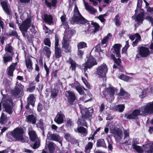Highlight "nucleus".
Returning a JSON list of instances; mask_svg holds the SVG:
<instances>
[{
	"instance_id": "obj_51",
	"label": "nucleus",
	"mask_w": 153,
	"mask_h": 153,
	"mask_svg": "<svg viewBox=\"0 0 153 153\" xmlns=\"http://www.w3.org/2000/svg\"><path fill=\"white\" fill-rule=\"evenodd\" d=\"M119 78L125 81H127L129 80L130 77L124 74H121L119 76Z\"/></svg>"
},
{
	"instance_id": "obj_18",
	"label": "nucleus",
	"mask_w": 153,
	"mask_h": 153,
	"mask_svg": "<svg viewBox=\"0 0 153 153\" xmlns=\"http://www.w3.org/2000/svg\"><path fill=\"white\" fill-rule=\"evenodd\" d=\"M143 153H152L153 152V143H149L143 145Z\"/></svg>"
},
{
	"instance_id": "obj_12",
	"label": "nucleus",
	"mask_w": 153,
	"mask_h": 153,
	"mask_svg": "<svg viewBox=\"0 0 153 153\" xmlns=\"http://www.w3.org/2000/svg\"><path fill=\"white\" fill-rule=\"evenodd\" d=\"M18 82L16 83V86L14 89L12 91L13 95L17 97H19L22 95V90L23 86L21 84H18Z\"/></svg>"
},
{
	"instance_id": "obj_11",
	"label": "nucleus",
	"mask_w": 153,
	"mask_h": 153,
	"mask_svg": "<svg viewBox=\"0 0 153 153\" xmlns=\"http://www.w3.org/2000/svg\"><path fill=\"white\" fill-rule=\"evenodd\" d=\"M121 47V45L120 44H115L113 46V48L111 50L110 53H111V57L114 60L116 58L114 55L112 53H114L116 54L117 57L120 58V49Z\"/></svg>"
},
{
	"instance_id": "obj_39",
	"label": "nucleus",
	"mask_w": 153,
	"mask_h": 153,
	"mask_svg": "<svg viewBox=\"0 0 153 153\" xmlns=\"http://www.w3.org/2000/svg\"><path fill=\"white\" fill-rule=\"evenodd\" d=\"M68 62L71 65L70 67L71 68L72 71H75L76 67V62L71 58H69Z\"/></svg>"
},
{
	"instance_id": "obj_13",
	"label": "nucleus",
	"mask_w": 153,
	"mask_h": 153,
	"mask_svg": "<svg viewBox=\"0 0 153 153\" xmlns=\"http://www.w3.org/2000/svg\"><path fill=\"white\" fill-rule=\"evenodd\" d=\"M47 140H51L60 143L62 140V138L59 135L56 134H51L48 132L47 134Z\"/></svg>"
},
{
	"instance_id": "obj_61",
	"label": "nucleus",
	"mask_w": 153,
	"mask_h": 153,
	"mask_svg": "<svg viewBox=\"0 0 153 153\" xmlns=\"http://www.w3.org/2000/svg\"><path fill=\"white\" fill-rule=\"evenodd\" d=\"M124 138H129V131L128 130H124Z\"/></svg>"
},
{
	"instance_id": "obj_6",
	"label": "nucleus",
	"mask_w": 153,
	"mask_h": 153,
	"mask_svg": "<svg viewBox=\"0 0 153 153\" xmlns=\"http://www.w3.org/2000/svg\"><path fill=\"white\" fill-rule=\"evenodd\" d=\"M12 131L16 141H21L22 142H25L23 136L24 131L22 128H16Z\"/></svg>"
},
{
	"instance_id": "obj_20",
	"label": "nucleus",
	"mask_w": 153,
	"mask_h": 153,
	"mask_svg": "<svg viewBox=\"0 0 153 153\" xmlns=\"http://www.w3.org/2000/svg\"><path fill=\"white\" fill-rule=\"evenodd\" d=\"M65 116L64 114L60 112L58 113L54 119V121L58 124H60L63 122Z\"/></svg>"
},
{
	"instance_id": "obj_29",
	"label": "nucleus",
	"mask_w": 153,
	"mask_h": 153,
	"mask_svg": "<svg viewBox=\"0 0 153 153\" xmlns=\"http://www.w3.org/2000/svg\"><path fill=\"white\" fill-rule=\"evenodd\" d=\"M35 101V97L33 94H30L27 98V102L30 103L33 107L34 106Z\"/></svg>"
},
{
	"instance_id": "obj_1",
	"label": "nucleus",
	"mask_w": 153,
	"mask_h": 153,
	"mask_svg": "<svg viewBox=\"0 0 153 153\" xmlns=\"http://www.w3.org/2000/svg\"><path fill=\"white\" fill-rule=\"evenodd\" d=\"M153 114V112L150 103L148 102L140 107L139 109L134 110L131 114H126L125 117L129 119H134L136 117L139 115L144 116L148 114Z\"/></svg>"
},
{
	"instance_id": "obj_23",
	"label": "nucleus",
	"mask_w": 153,
	"mask_h": 153,
	"mask_svg": "<svg viewBox=\"0 0 153 153\" xmlns=\"http://www.w3.org/2000/svg\"><path fill=\"white\" fill-rule=\"evenodd\" d=\"M17 63L16 62L13 63L7 68V74L10 77L13 76V72L17 65Z\"/></svg>"
},
{
	"instance_id": "obj_55",
	"label": "nucleus",
	"mask_w": 153,
	"mask_h": 153,
	"mask_svg": "<svg viewBox=\"0 0 153 153\" xmlns=\"http://www.w3.org/2000/svg\"><path fill=\"white\" fill-rule=\"evenodd\" d=\"M4 61L5 62H7L12 60V57L11 56H5L3 57Z\"/></svg>"
},
{
	"instance_id": "obj_35",
	"label": "nucleus",
	"mask_w": 153,
	"mask_h": 153,
	"mask_svg": "<svg viewBox=\"0 0 153 153\" xmlns=\"http://www.w3.org/2000/svg\"><path fill=\"white\" fill-rule=\"evenodd\" d=\"M97 147H102L105 148H107V146L103 139H99L97 140Z\"/></svg>"
},
{
	"instance_id": "obj_44",
	"label": "nucleus",
	"mask_w": 153,
	"mask_h": 153,
	"mask_svg": "<svg viewBox=\"0 0 153 153\" xmlns=\"http://www.w3.org/2000/svg\"><path fill=\"white\" fill-rule=\"evenodd\" d=\"M120 19L118 15H117L114 19V21L115 22V25L117 27H119L121 25V22L120 21Z\"/></svg>"
},
{
	"instance_id": "obj_64",
	"label": "nucleus",
	"mask_w": 153,
	"mask_h": 153,
	"mask_svg": "<svg viewBox=\"0 0 153 153\" xmlns=\"http://www.w3.org/2000/svg\"><path fill=\"white\" fill-rule=\"evenodd\" d=\"M105 15L104 14L103 15H100L97 17V18L100 21L103 23L104 22L105 19L104 18V16H105Z\"/></svg>"
},
{
	"instance_id": "obj_56",
	"label": "nucleus",
	"mask_w": 153,
	"mask_h": 153,
	"mask_svg": "<svg viewBox=\"0 0 153 153\" xmlns=\"http://www.w3.org/2000/svg\"><path fill=\"white\" fill-rule=\"evenodd\" d=\"M139 139L137 138L133 139L132 142L131 147L137 146V144L138 143Z\"/></svg>"
},
{
	"instance_id": "obj_50",
	"label": "nucleus",
	"mask_w": 153,
	"mask_h": 153,
	"mask_svg": "<svg viewBox=\"0 0 153 153\" xmlns=\"http://www.w3.org/2000/svg\"><path fill=\"white\" fill-rule=\"evenodd\" d=\"M119 95L120 96H122L123 97L125 98L128 96V94L127 92L124 91L123 88H121Z\"/></svg>"
},
{
	"instance_id": "obj_25",
	"label": "nucleus",
	"mask_w": 153,
	"mask_h": 153,
	"mask_svg": "<svg viewBox=\"0 0 153 153\" xmlns=\"http://www.w3.org/2000/svg\"><path fill=\"white\" fill-rule=\"evenodd\" d=\"M65 137L67 141L71 142L73 144L77 143V140L74 138L70 134L68 133H66L65 134Z\"/></svg>"
},
{
	"instance_id": "obj_62",
	"label": "nucleus",
	"mask_w": 153,
	"mask_h": 153,
	"mask_svg": "<svg viewBox=\"0 0 153 153\" xmlns=\"http://www.w3.org/2000/svg\"><path fill=\"white\" fill-rule=\"evenodd\" d=\"M44 43L45 45L48 46L49 47L51 46L50 41L49 39L46 38L44 40Z\"/></svg>"
},
{
	"instance_id": "obj_34",
	"label": "nucleus",
	"mask_w": 153,
	"mask_h": 153,
	"mask_svg": "<svg viewBox=\"0 0 153 153\" xmlns=\"http://www.w3.org/2000/svg\"><path fill=\"white\" fill-rule=\"evenodd\" d=\"M8 120V118L6 115L2 113L0 118V123L1 124H5Z\"/></svg>"
},
{
	"instance_id": "obj_5",
	"label": "nucleus",
	"mask_w": 153,
	"mask_h": 153,
	"mask_svg": "<svg viewBox=\"0 0 153 153\" xmlns=\"http://www.w3.org/2000/svg\"><path fill=\"white\" fill-rule=\"evenodd\" d=\"M117 92V89L113 87H110L109 88H106L102 91L104 97L110 102H112L114 100V94Z\"/></svg>"
},
{
	"instance_id": "obj_59",
	"label": "nucleus",
	"mask_w": 153,
	"mask_h": 153,
	"mask_svg": "<svg viewBox=\"0 0 153 153\" xmlns=\"http://www.w3.org/2000/svg\"><path fill=\"white\" fill-rule=\"evenodd\" d=\"M14 152V150L10 149H7L4 150H2L0 151V153H13Z\"/></svg>"
},
{
	"instance_id": "obj_32",
	"label": "nucleus",
	"mask_w": 153,
	"mask_h": 153,
	"mask_svg": "<svg viewBox=\"0 0 153 153\" xmlns=\"http://www.w3.org/2000/svg\"><path fill=\"white\" fill-rule=\"evenodd\" d=\"M88 119L83 117V115H82V117L81 119H79L77 121V124L78 125L80 126H84L87 127V124L85 121V120Z\"/></svg>"
},
{
	"instance_id": "obj_60",
	"label": "nucleus",
	"mask_w": 153,
	"mask_h": 153,
	"mask_svg": "<svg viewBox=\"0 0 153 153\" xmlns=\"http://www.w3.org/2000/svg\"><path fill=\"white\" fill-rule=\"evenodd\" d=\"M93 49L94 50V51L96 52H102V50L101 49L100 45H96Z\"/></svg>"
},
{
	"instance_id": "obj_21",
	"label": "nucleus",
	"mask_w": 153,
	"mask_h": 153,
	"mask_svg": "<svg viewBox=\"0 0 153 153\" xmlns=\"http://www.w3.org/2000/svg\"><path fill=\"white\" fill-rule=\"evenodd\" d=\"M69 41L63 39L62 42V47L64 49L65 52L68 53L71 51V47L69 46Z\"/></svg>"
},
{
	"instance_id": "obj_41",
	"label": "nucleus",
	"mask_w": 153,
	"mask_h": 153,
	"mask_svg": "<svg viewBox=\"0 0 153 153\" xmlns=\"http://www.w3.org/2000/svg\"><path fill=\"white\" fill-rule=\"evenodd\" d=\"M114 109L116 111H118L120 112H122L125 108V106L124 105H119L114 106Z\"/></svg>"
},
{
	"instance_id": "obj_10",
	"label": "nucleus",
	"mask_w": 153,
	"mask_h": 153,
	"mask_svg": "<svg viewBox=\"0 0 153 153\" xmlns=\"http://www.w3.org/2000/svg\"><path fill=\"white\" fill-rule=\"evenodd\" d=\"M55 144L53 142L49 141L46 140V144L42 153H53L55 149Z\"/></svg>"
},
{
	"instance_id": "obj_17",
	"label": "nucleus",
	"mask_w": 153,
	"mask_h": 153,
	"mask_svg": "<svg viewBox=\"0 0 153 153\" xmlns=\"http://www.w3.org/2000/svg\"><path fill=\"white\" fill-rule=\"evenodd\" d=\"M110 130L116 140H118L122 138L123 137V133L122 130L120 129H115L113 130L111 129Z\"/></svg>"
},
{
	"instance_id": "obj_58",
	"label": "nucleus",
	"mask_w": 153,
	"mask_h": 153,
	"mask_svg": "<svg viewBox=\"0 0 153 153\" xmlns=\"http://www.w3.org/2000/svg\"><path fill=\"white\" fill-rule=\"evenodd\" d=\"M37 126L38 127L40 128L41 129H42L43 127V121L41 119H40L39 122L37 123Z\"/></svg>"
},
{
	"instance_id": "obj_8",
	"label": "nucleus",
	"mask_w": 153,
	"mask_h": 153,
	"mask_svg": "<svg viewBox=\"0 0 153 153\" xmlns=\"http://www.w3.org/2000/svg\"><path fill=\"white\" fill-rule=\"evenodd\" d=\"M108 70L107 67L105 64H103L97 68L96 74L100 77H102L106 80V74Z\"/></svg>"
},
{
	"instance_id": "obj_40",
	"label": "nucleus",
	"mask_w": 153,
	"mask_h": 153,
	"mask_svg": "<svg viewBox=\"0 0 153 153\" xmlns=\"http://www.w3.org/2000/svg\"><path fill=\"white\" fill-rule=\"evenodd\" d=\"M7 35L9 36H15L16 39H19L18 34L16 32L15 30H10Z\"/></svg>"
},
{
	"instance_id": "obj_19",
	"label": "nucleus",
	"mask_w": 153,
	"mask_h": 153,
	"mask_svg": "<svg viewBox=\"0 0 153 153\" xmlns=\"http://www.w3.org/2000/svg\"><path fill=\"white\" fill-rule=\"evenodd\" d=\"M75 33V32L74 30L71 29L66 30L63 39L69 41L71 36H73Z\"/></svg>"
},
{
	"instance_id": "obj_4",
	"label": "nucleus",
	"mask_w": 153,
	"mask_h": 153,
	"mask_svg": "<svg viewBox=\"0 0 153 153\" xmlns=\"http://www.w3.org/2000/svg\"><path fill=\"white\" fill-rule=\"evenodd\" d=\"M28 134L31 141L30 146L33 149L37 148L40 145L39 140L35 132L31 127L28 128Z\"/></svg>"
},
{
	"instance_id": "obj_9",
	"label": "nucleus",
	"mask_w": 153,
	"mask_h": 153,
	"mask_svg": "<svg viewBox=\"0 0 153 153\" xmlns=\"http://www.w3.org/2000/svg\"><path fill=\"white\" fill-rule=\"evenodd\" d=\"M80 108L83 117L89 119L91 117L93 112L92 108L90 107L86 108L84 106H80Z\"/></svg>"
},
{
	"instance_id": "obj_16",
	"label": "nucleus",
	"mask_w": 153,
	"mask_h": 153,
	"mask_svg": "<svg viewBox=\"0 0 153 153\" xmlns=\"http://www.w3.org/2000/svg\"><path fill=\"white\" fill-rule=\"evenodd\" d=\"M139 53V54L136 55V57L137 58H139L141 57H146L150 54L149 49L143 47H141L140 48Z\"/></svg>"
},
{
	"instance_id": "obj_3",
	"label": "nucleus",
	"mask_w": 153,
	"mask_h": 153,
	"mask_svg": "<svg viewBox=\"0 0 153 153\" xmlns=\"http://www.w3.org/2000/svg\"><path fill=\"white\" fill-rule=\"evenodd\" d=\"M5 111L9 114L13 112V102L10 99H7L5 95H4L1 101L0 102V111L1 109V103Z\"/></svg>"
},
{
	"instance_id": "obj_33",
	"label": "nucleus",
	"mask_w": 153,
	"mask_h": 153,
	"mask_svg": "<svg viewBox=\"0 0 153 153\" xmlns=\"http://www.w3.org/2000/svg\"><path fill=\"white\" fill-rule=\"evenodd\" d=\"M144 13L142 12L139 13L136 17L135 21L137 22L138 23H142L143 20Z\"/></svg>"
},
{
	"instance_id": "obj_36",
	"label": "nucleus",
	"mask_w": 153,
	"mask_h": 153,
	"mask_svg": "<svg viewBox=\"0 0 153 153\" xmlns=\"http://www.w3.org/2000/svg\"><path fill=\"white\" fill-rule=\"evenodd\" d=\"M111 35L110 33H108L107 35L102 40L101 44L104 45L103 47H105L107 45V43L110 37H111Z\"/></svg>"
},
{
	"instance_id": "obj_7",
	"label": "nucleus",
	"mask_w": 153,
	"mask_h": 153,
	"mask_svg": "<svg viewBox=\"0 0 153 153\" xmlns=\"http://www.w3.org/2000/svg\"><path fill=\"white\" fill-rule=\"evenodd\" d=\"M97 64V63L95 59L92 56H90L86 61L83 64L82 69L85 71H87L88 68L90 69Z\"/></svg>"
},
{
	"instance_id": "obj_57",
	"label": "nucleus",
	"mask_w": 153,
	"mask_h": 153,
	"mask_svg": "<svg viewBox=\"0 0 153 153\" xmlns=\"http://www.w3.org/2000/svg\"><path fill=\"white\" fill-rule=\"evenodd\" d=\"M80 84L77 82H75L72 84H70L69 85L71 86V88L76 89L77 88Z\"/></svg>"
},
{
	"instance_id": "obj_38",
	"label": "nucleus",
	"mask_w": 153,
	"mask_h": 153,
	"mask_svg": "<svg viewBox=\"0 0 153 153\" xmlns=\"http://www.w3.org/2000/svg\"><path fill=\"white\" fill-rule=\"evenodd\" d=\"M93 144L92 143L89 142L86 146L85 148V153H89L91 152V150L92 148Z\"/></svg>"
},
{
	"instance_id": "obj_28",
	"label": "nucleus",
	"mask_w": 153,
	"mask_h": 153,
	"mask_svg": "<svg viewBox=\"0 0 153 153\" xmlns=\"http://www.w3.org/2000/svg\"><path fill=\"white\" fill-rule=\"evenodd\" d=\"M31 58H26L25 59V63L27 68L28 69L29 71L33 69L32 63L31 61Z\"/></svg>"
},
{
	"instance_id": "obj_30",
	"label": "nucleus",
	"mask_w": 153,
	"mask_h": 153,
	"mask_svg": "<svg viewBox=\"0 0 153 153\" xmlns=\"http://www.w3.org/2000/svg\"><path fill=\"white\" fill-rule=\"evenodd\" d=\"M43 19L45 22L48 24H50L53 23V18L51 15L44 14L43 16Z\"/></svg>"
},
{
	"instance_id": "obj_26",
	"label": "nucleus",
	"mask_w": 153,
	"mask_h": 153,
	"mask_svg": "<svg viewBox=\"0 0 153 153\" xmlns=\"http://www.w3.org/2000/svg\"><path fill=\"white\" fill-rule=\"evenodd\" d=\"M85 9L91 14H93L97 12L96 9L88 4H85Z\"/></svg>"
},
{
	"instance_id": "obj_52",
	"label": "nucleus",
	"mask_w": 153,
	"mask_h": 153,
	"mask_svg": "<svg viewBox=\"0 0 153 153\" xmlns=\"http://www.w3.org/2000/svg\"><path fill=\"white\" fill-rule=\"evenodd\" d=\"M58 93V90L54 89L52 91L51 96L52 98H54L56 97Z\"/></svg>"
},
{
	"instance_id": "obj_63",
	"label": "nucleus",
	"mask_w": 153,
	"mask_h": 153,
	"mask_svg": "<svg viewBox=\"0 0 153 153\" xmlns=\"http://www.w3.org/2000/svg\"><path fill=\"white\" fill-rule=\"evenodd\" d=\"M146 92L144 89L143 90L140 94L139 95V97L141 98H143L146 96Z\"/></svg>"
},
{
	"instance_id": "obj_27",
	"label": "nucleus",
	"mask_w": 153,
	"mask_h": 153,
	"mask_svg": "<svg viewBox=\"0 0 153 153\" xmlns=\"http://www.w3.org/2000/svg\"><path fill=\"white\" fill-rule=\"evenodd\" d=\"M1 4L4 10L7 15L10 16V12L8 7L7 3L5 1H1Z\"/></svg>"
},
{
	"instance_id": "obj_31",
	"label": "nucleus",
	"mask_w": 153,
	"mask_h": 153,
	"mask_svg": "<svg viewBox=\"0 0 153 153\" xmlns=\"http://www.w3.org/2000/svg\"><path fill=\"white\" fill-rule=\"evenodd\" d=\"M14 135L13 134L12 131L9 132L6 134V137L7 140L9 142H12V141H16V140L15 139L14 137Z\"/></svg>"
},
{
	"instance_id": "obj_37",
	"label": "nucleus",
	"mask_w": 153,
	"mask_h": 153,
	"mask_svg": "<svg viewBox=\"0 0 153 153\" xmlns=\"http://www.w3.org/2000/svg\"><path fill=\"white\" fill-rule=\"evenodd\" d=\"M62 56L61 50L59 48H55V56L56 58H59Z\"/></svg>"
},
{
	"instance_id": "obj_53",
	"label": "nucleus",
	"mask_w": 153,
	"mask_h": 153,
	"mask_svg": "<svg viewBox=\"0 0 153 153\" xmlns=\"http://www.w3.org/2000/svg\"><path fill=\"white\" fill-rule=\"evenodd\" d=\"M87 30L88 31H89L91 33H95L94 30V27L93 25H88V26Z\"/></svg>"
},
{
	"instance_id": "obj_45",
	"label": "nucleus",
	"mask_w": 153,
	"mask_h": 153,
	"mask_svg": "<svg viewBox=\"0 0 153 153\" xmlns=\"http://www.w3.org/2000/svg\"><path fill=\"white\" fill-rule=\"evenodd\" d=\"M131 148L138 153H143V149L140 146L137 145Z\"/></svg>"
},
{
	"instance_id": "obj_49",
	"label": "nucleus",
	"mask_w": 153,
	"mask_h": 153,
	"mask_svg": "<svg viewBox=\"0 0 153 153\" xmlns=\"http://www.w3.org/2000/svg\"><path fill=\"white\" fill-rule=\"evenodd\" d=\"M44 50L46 52L47 57V58H49L51 53V52L50 51L49 48L45 46L44 47Z\"/></svg>"
},
{
	"instance_id": "obj_2",
	"label": "nucleus",
	"mask_w": 153,
	"mask_h": 153,
	"mask_svg": "<svg viewBox=\"0 0 153 153\" xmlns=\"http://www.w3.org/2000/svg\"><path fill=\"white\" fill-rule=\"evenodd\" d=\"M74 11V16L70 20V22L72 24H84L87 22V20L80 14L77 7L76 6H75Z\"/></svg>"
},
{
	"instance_id": "obj_14",
	"label": "nucleus",
	"mask_w": 153,
	"mask_h": 153,
	"mask_svg": "<svg viewBox=\"0 0 153 153\" xmlns=\"http://www.w3.org/2000/svg\"><path fill=\"white\" fill-rule=\"evenodd\" d=\"M31 26V22L30 19L29 18L26 19L23 22L19 27L20 30L22 31H27L28 29Z\"/></svg>"
},
{
	"instance_id": "obj_47",
	"label": "nucleus",
	"mask_w": 153,
	"mask_h": 153,
	"mask_svg": "<svg viewBox=\"0 0 153 153\" xmlns=\"http://www.w3.org/2000/svg\"><path fill=\"white\" fill-rule=\"evenodd\" d=\"M5 50L6 51L10 53L11 54L13 55V51L12 47L10 45H7L5 48Z\"/></svg>"
},
{
	"instance_id": "obj_15",
	"label": "nucleus",
	"mask_w": 153,
	"mask_h": 153,
	"mask_svg": "<svg viewBox=\"0 0 153 153\" xmlns=\"http://www.w3.org/2000/svg\"><path fill=\"white\" fill-rule=\"evenodd\" d=\"M65 96L67 98L68 102L71 105H72L73 103L76 100L75 95L74 92L71 91H66L65 93Z\"/></svg>"
},
{
	"instance_id": "obj_24",
	"label": "nucleus",
	"mask_w": 153,
	"mask_h": 153,
	"mask_svg": "<svg viewBox=\"0 0 153 153\" xmlns=\"http://www.w3.org/2000/svg\"><path fill=\"white\" fill-rule=\"evenodd\" d=\"M26 120L27 122L29 123L34 124L36 123L37 119L36 116L31 114L29 115L27 117Z\"/></svg>"
},
{
	"instance_id": "obj_22",
	"label": "nucleus",
	"mask_w": 153,
	"mask_h": 153,
	"mask_svg": "<svg viewBox=\"0 0 153 153\" xmlns=\"http://www.w3.org/2000/svg\"><path fill=\"white\" fill-rule=\"evenodd\" d=\"M75 131L80 133L82 137L85 136L88 134L87 130L82 126L78 127L76 129H75Z\"/></svg>"
},
{
	"instance_id": "obj_43",
	"label": "nucleus",
	"mask_w": 153,
	"mask_h": 153,
	"mask_svg": "<svg viewBox=\"0 0 153 153\" xmlns=\"http://www.w3.org/2000/svg\"><path fill=\"white\" fill-rule=\"evenodd\" d=\"M78 49H83V48L87 47L86 43L84 42H79L77 45Z\"/></svg>"
},
{
	"instance_id": "obj_54",
	"label": "nucleus",
	"mask_w": 153,
	"mask_h": 153,
	"mask_svg": "<svg viewBox=\"0 0 153 153\" xmlns=\"http://www.w3.org/2000/svg\"><path fill=\"white\" fill-rule=\"evenodd\" d=\"M77 55L80 58H82V55L84 53V50L83 49H78V51H77Z\"/></svg>"
},
{
	"instance_id": "obj_42",
	"label": "nucleus",
	"mask_w": 153,
	"mask_h": 153,
	"mask_svg": "<svg viewBox=\"0 0 153 153\" xmlns=\"http://www.w3.org/2000/svg\"><path fill=\"white\" fill-rule=\"evenodd\" d=\"M135 36L137 38L136 39L135 41H134L132 43V45L133 46H135L136 45L138 42L141 39V37L139 33H136L135 34Z\"/></svg>"
},
{
	"instance_id": "obj_46",
	"label": "nucleus",
	"mask_w": 153,
	"mask_h": 153,
	"mask_svg": "<svg viewBox=\"0 0 153 153\" xmlns=\"http://www.w3.org/2000/svg\"><path fill=\"white\" fill-rule=\"evenodd\" d=\"M91 24V25H93L94 27V30L95 32L101 29L100 25L96 22H92Z\"/></svg>"
},
{
	"instance_id": "obj_48",
	"label": "nucleus",
	"mask_w": 153,
	"mask_h": 153,
	"mask_svg": "<svg viewBox=\"0 0 153 153\" xmlns=\"http://www.w3.org/2000/svg\"><path fill=\"white\" fill-rule=\"evenodd\" d=\"M84 89H85L83 87L80 86V84L76 89L78 93L81 94H83L84 93Z\"/></svg>"
}]
</instances>
